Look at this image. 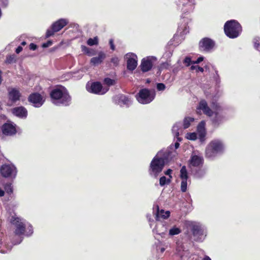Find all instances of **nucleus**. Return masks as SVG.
Masks as SVG:
<instances>
[{
  "label": "nucleus",
  "mask_w": 260,
  "mask_h": 260,
  "mask_svg": "<svg viewBox=\"0 0 260 260\" xmlns=\"http://www.w3.org/2000/svg\"><path fill=\"white\" fill-rule=\"evenodd\" d=\"M187 180H182L181 183V190L182 192H185L187 190Z\"/></svg>",
  "instance_id": "7c9ffc66"
},
{
  "label": "nucleus",
  "mask_w": 260,
  "mask_h": 260,
  "mask_svg": "<svg viewBox=\"0 0 260 260\" xmlns=\"http://www.w3.org/2000/svg\"><path fill=\"white\" fill-rule=\"evenodd\" d=\"M188 31L187 30V26H185L184 28L182 30V32L184 34H186Z\"/></svg>",
  "instance_id": "3c124183"
},
{
  "label": "nucleus",
  "mask_w": 260,
  "mask_h": 260,
  "mask_svg": "<svg viewBox=\"0 0 260 260\" xmlns=\"http://www.w3.org/2000/svg\"><path fill=\"white\" fill-rule=\"evenodd\" d=\"M156 88L158 91H162L165 89L166 86L164 83H159L157 84Z\"/></svg>",
  "instance_id": "72a5a7b5"
},
{
  "label": "nucleus",
  "mask_w": 260,
  "mask_h": 260,
  "mask_svg": "<svg viewBox=\"0 0 260 260\" xmlns=\"http://www.w3.org/2000/svg\"><path fill=\"white\" fill-rule=\"evenodd\" d=\"M154 58L153 57H147L142 60L140 67L143 72H147L152 69L153 66L152 60Z\"/></svg>",
  "instance_id": "dca6fc26"
},
{
  "label": "nucleus",
  "mask_w": 260,
  "mask_h": 260,
  "mask_svg": "<svg viewBox=\"0 0 260 260\" xmlns=\"http://www.w3.org/2000/svg\"><path fill=\"white\" fill-rule=\"evenodd\" d=\"M137 61L133 58H128L127 60V69L129 71H134L137 67Z\"/></svg>",
  "instance_id": "4be33fe9"
},
{
  "label": "nucleus",
  "mask_w": 260,
  "mask_h": 260,
  "mask_svg": "<svg viewBox=\"0 0 260 260\" xmlns=\"http://www.w3.org/2000/svg\"><path fill=\"white\" fill-rule=\"evenodd\" d=\"M155 96V91L148 88L140 89L136 96L137 101L142 104H147L151 103L154 99Z\"/></svg>",
  "instance_id": "0eeeda50"
},
{
  "label": "nucleus",
  "mask_w": 260,
  "mask_h": 260,
  "mask_svg": "<svg viewBox=\"0 0 260 260\" xmlns=\"http://www.w3.org/2000/svg\"><path fill=\"white\" fill-rule=\"evenodd\" d=\"M81 49H82V51L84 53L88 55V56H92V55H94V50L87 47L85 46L82 45Z\"/></svg>",
  "instance_id": "b1692460"
},
{
  "label": "nucleus",
  "mask_w": 260,
  "mask_h": 260,
  "mask_svg": "<svg viewBox=\"0 0 260 260\" xmlns=\"http://www.w3.org/2000/svg\"><path fill=\"white\" fill-rule=\"evenodd\" d=\"M191 70H196L197 72H204V69L202 67H201L199 66H192L190 67Z\"/></svg>",
  "instance_id": "473e14b6"
},
{
  "label": "nucleus",
  "mask_w": 260,
  "mask_h": 260,
  "mask_svg": "<svg viewBox=\"0 0 260 260\" xmlns=\"http://www.w3.org/2000/svg\"><path fill=\"white\" fill-rule=\"evenodd\" d=\"M181 230L176 227H173L169 230V234L173 236L180 234L181 233Z\"/></svg>",
  "instance_id": "cd10ccee"
},
{
  "label": "nucleus",
  "mask_w": 260,
  "mask_h": 260,
  "mask_svg": "<svg viewBox=\"0 0 260 260\" xmlns=\"http://www.w3.org/2000/svg\"><path fill=\"white\" fill-rule=\"evenodd\" d=\"M98 43L99 41L97 37H95L94 38H89L87 41V45L90 46L98 45Z\"/></svg>",
  "instance_id": "a878e982"
},
{
  "label": "nucleus",
  "mask_w": 260,
  "mask_h": 260,
  "mask_svg": "<svg viewBox=\"0 0 260 260\" xmlns=\"http://www.w3.org/2000/svg\"><path fill=\"white\" fill-rule=\"evenodd\" d=\"M203 260H211V259L208 256L206 255Z\"/></svg>",
  "instance_id": "5fc2aeb1"
},
{
  "label": "nucleus",
  "mask_w": 260,
  "mask_h": 260,
  "mask_svg": "<svg viewBox=\"0 0 260 260\" xmlns=\"http://www.w3.org/2000/svg\"><path fill=\"white\" fill-rule=\"evenodd\" d=\"M68 23V21L65 19H59L56 21L54 22L51 26L49 29L47 30L45 37L48 38L53 36L56 32L60 30L63 27Z\"/></svg>",
  "instance_id": "1a4fd4ad"
},
{
  "label": "nucleus",
  "mask_w": 260,
  "mask_h": 260,
  "mask_svg": "<svg viewBox=\"0 0 260 260\" xmlns=\"http://www.w3.org/2000/svg\"><path fill=\"white\" fill-rule=\"evenodd\" d=\"M214 41L207 37L203 38L199 43V48L201 51L209 52L214 48Z\"/></svg>",
  "instance_id": "9d476101"
},
{
  "label": "nucleus",
  "mask_w": 260,
  "mask_h": 260,
  "mask_svg": "<svg viewBox=\"0 0 260 260\" xmlns=\"http://www.w3.org/2000/svg\"><path fill=\"white\" fill-rule=\"evenodd\" d=\"M114 100L115 104L119 105L121 106L122 105H125L127 107H128L131 103V101L128 97L122 94H119L115 96Z\"/></svg>",
  "instance_id": "a211bd4d"
},
{
  "label": "nucleus",
  "mask_w": 260,
  "mask_h": 260,
  "mask_svg": "<svg viewBox=\"0 0 260 260\" xmlns=\"http://www.w3.org/2000/svg\"><path fill=\"white\" fill-rule=\"evenodd\" d=\"M21 44L22 46H25L26 44V43L25 41H23L22 42H21Z\"/></svg>",
  "instance_id": "6e6d98bb"
},
{
  "label": "nucleus",
  "mask_w": 260,
  "mask_h": 260,
  "mask_svg": "<svg viewBox=\"0 0 260 260\" xmlns=\"http://www.w3.org/2000/svg\"><path fill=\"white\" fill-rule=\"evenodd\" d=\"M104 82L108 86L114 85L115 83V80L109 78H106L104 79Z\"/></svg>",
  "instance_id": "2f4dec72"
},
{
  "label": "nucleus",
  "mask_w": 260,
  "mask_h": 260,
  "mask_svg": "<svg viewBox=\"0 0 260 260\" xmlns=\"http://www.w3.org/2000/svg\"><path fill=\"white\" fill-rule=\"evenodd\" d=\"M52 41L51 40L48 41L46 43H43L42 47L44 48L48 47L52 45Z\"/></svg>",
  "instance_id": "e433bc0d"
},
{
  "label": "nucleus",
  "mask_w": 260,
  "mask_h": 260,
  "mask_svg": "<svg viewBox=\"0 0 260 260\" xmlns=\"http://www.w3.org/2000/svg\"><path fill=\"white\" fill-rule=\"evenodd\" d=\"M4 188L5 191L9 194H11L13 192V187L11 183H7L5 186Z\"/></svg>",
  "instance_id": "c85d7f7f"
},
{
  "label": "nucleus",
  "mask_w": 260,
  "mask_h": 260,
  "mask_svg": "<svg viewBox=\"0 0 260 260\" xmlns=\"http://www.w3.org/2000/svg\"><path fill=\"white\" fill-rule=\"evenodd\" d=\"M2 110V107L1 105L0 104V111Z\"/></svg>",
  "instance_id": "13d9d810"
},
{
  "label": "nucleus",
  "mask_w": 260,
  "mask_h": 260,
  "mask_svg": "<svg viewBox=\"0 0 260 260\" xmlns=\"http://www.w3.org/2000/svg\"><path fill=\"white\" fill-rule=\"evenodd\" d=\"M164 250H165V248H162L161 249V252H164Z\"/></svg>",
  "instance_id": "4d7b16f0"
},
{
  "label": "nucleus",
  "mask_w": 260,
  "mask_h": 260,
  "mask_svg": "<svg viewBox=\"0 0 260 260\" xmlns=\"http://www.w3.org/2000/svg\"><path fill=\"white\" fill-rule=\"evenodd\" d=\"M17 173V168L12 164H5L2 165L0 167V174L4 178H15Z\"/></svg>",
  "instance_id": "6e6552de"
},
{
  "label": "nucleus",
  "mask_w": 260,
  "mask_h": 260,
  "mask_svg": "<svg viewBox=\"0 0 260 260\" xmlns=\"http://www.w3.org/2000/svg\"><path fill=\"white\" fill-rule=\"evenodd\" d=\"M198 109L202 110L205 115L211 117L213 114L215 116L212 119V123L214 127H218L223 122L224 117L219 114L217 111L213 112L208 106L205 100H201L199 104Z\"/></svg>",
  "instance_id": "20e7f679"
},
{
  "label": "nucleus",
  "mask_w": 260,
  "mask_h": 260,
  "mask_svg": "<svg viewBox=\"0 0 260 260\" xmlns=\"http://www.w3.org/2000/svg\"><path fill=\"white\" fill-rule=\"evenodd\" d=\"M259 47V43L258 41H256L255 42H254V47L256 49H258Z\"/></svg>",
  "instance_id": "de8ad7c7"
},
{
  "label": "nucleus",
  "mask_w": 260,
  "mask_h": 260,
  "mask_svg": "<svg viewBox=\"0 0 260 260\" xmlns=\"http://www.w3.org/2000/svg\"><path fill=\"white\" fill-rule=\"evenodd\" d=\"M28 101L35 107H40L44 103L42 96L38 92L31 93L28 97Z\"/></svg>",
  "instance_id": "4468645a"
},
{
  "label": "nucleus",
  "mask_w": 260,
  "mask_h": 260,
  "mask_svg": "<svg viewBox=\"0 0 260 260\" xmlns=\"http://www.w3.org/2000/svg\"><path fill=\"white\" fill-rule=\"evenodd\" d=\"M180 172V177L181 180H187L188 178V173L186 168L185 166H183L181 167Z\"/></svg>",
  "instance_id": "5701e85b"
},
{
  "label": "nucleus",
  "mask_w": 260,
  "mask_h": 260,
  "mask_svg": "<svg viewBox=\"0 0 260 260\" xmlns=\"http://www.w3.org/2000/svg\"><path fill=\"white\" fill-rule=\"evenodd\" d=\"M170 152L168 151L165 152L162 157L155 156L152 159L148 169L149 175L157 177L159 174L162 171L166 163V160L168 158Z\"/></svg>",
  "instance_id": "7ed1b4c3"
},
{
  "label": "nucleus",
  "mask_w": 260,
  "mask_h": 260,
  "mask_svg": "<svg viewBox=\"0 0 260 260\" xmlns=\"http://www.w3.org/2000/svg\"><path fill=\"white\" fill-rule=\"evenodd\" d=\"M170 216V212L169 211H165L164 210L161 209L159 210V207L157 206V213L156 219L159 220V218L161 217L162 219H167Z\"/></svg>",
  "instance_id": "412c9836"
},
{
  "label": "nucleus",
  "mask_w": 260,
  "mask_h": 260,
  "mask_svg": "<svg viewBox=\"0 0 260 260\" xmlns=\"http://www.w3.org/2000/svg\"><path fill=\"white\" fill-rule=\"evenodd\" d=\"M37 49V45L34 43H30L29 45V49L31 50H35Z\"/></svg>",
  "instance_id": "ea45409f"
},
{
  "label": "nucleus",
  "mask_w": 260,
  "mask_h": 260,
  "mask_svg": "<svg viewBox=\"0 0 260 260\" xmlns=\"http://www.w3.org/2000/svg\"><path fill=\"white\" fill-rule=\"evenodd\" d=\"M12 113L20 118H26L27 116V110L23 106L16 107L11 109Z\"/></svg>",
  "instance_id": "f3484780"
},
{
  "label": "nucleus",
  "mask_w": 260,
  "mask_h": 260,
  "mask_svg": "<svg viewBox=\"0 0 260 260\" xmlns=\"http://www.w3.org/2000/svg\"><path fill=\"white\" fill-rule=\"evenodd\" d=\"M2 74V72L0 70V85L1 84L2 81H3Z\"/></svg>",
  "instance_id": "864d4df0"
},
{
  "label": "nucleus",
  "mask_w": 260,
  "mask_h": 260,
  "mask_svg": "<svg viewBox=\"0 0 260 260\" xmlns=\"http://www.w3.org/2000/svg\"><path fill=\"white\" fill-rule=\"evenodd\" d=\"M1 129L3 134L6 136H11L17 133L16 125L9 121L3 124Z\"/></svg>",
  "instance_id": "ddd939ff"
},
{
  "label": "nucleus",
  "mask_w": 260,
  "mask_h": 260,
  "mask_svg": "<svg viewBox=\"0 0 260 260\" xmlns=\"http://www.w3.org/2000/svg\"><path fill=\"white\" fill-rule=\"evenodd\" d=\"M86 89L89 92L96 94H104L108 90V88H103L101 83L98 81L92 82L89 87L86 86Z\"/></svg>",
  "instance_id": "9b49d317"
},
{
  "label": "nucleus",
  "mask_w": 260,
  "mask_h": 260,
  "mask_svg": "<svg viewBox=\"0 0 260 260\" xmlns=\"http://www.w3.org/2000/svg\"><path fill=\"white\" fill-rule=\"evenodd\" d=\"M0 252L1 253H6L7 252L8 250H10L12 248V246L10 245V246H8L6 247V249H4L3 248V246H4L3 243H2V240H0Z\"/></svg>",
  "instance_id": "c756f323"
},
{
  "label": "nucleus",
  "mask_w": 260,
  "mask_h": 260,
  "mask_svg": "<svg viewBox=\"0 0 260 260\" xmlns=\"http://www.w3.org/2000/svg\"><path fill=\"white\" fill-rule=\"evenodd\" d=\"M11 222L16 227L14 233L16 235L21 236L24 234L25 231V225L18 217H12Z\"/></svg>",
  "instance_id": "f8f14e48"
},
{
  "label": "nucleus",
  "mask_w": 260,
  "mask_h": 260,
  "mask_svg": "<svg viewBox=\"0 0 260 260\" xmlns=\"http://www.w3.org/2000/svg\"><path fill=\"white\" fill-rule=\"evenodd\" d=\"M189 164L193 167H198L202 166L204 162V159L202 157L197 155L191 156L189 160Z\"/></svg>",
  "instance_id": "6ab92c4d"
},
{
  "label": "nucleus",
  "mask_w": 260,
  "mask_h": 260,
  "mask_svg": "<svg viewBox=\"0 0 260 260\" xmlns=\"http://www.w3.org/2000/svg\"><path fill=\"white\" fill-rule=\"evenodd\" d=\"M106 58V55L104 53L101 52L96 57H92L90 60V63L93 66L101 64L104 59Z\"/></svg>",
  "instance_id": "aec40b11"
},
{
  "label": "nucleus",
  "mask_w": 260,
  "mask_h": 260,
  "mask_svg": "<svg viewBox=\"0 0 260 260\" xmlns=\"http://www.w3.org/2000/svg\"><path fill=\"white\" fill-rule=\"evenodd\" d=\"M204 59V57L202 56L199 57L198 58V59L195 61H193V63L194 64H198L202 61Z\"/></svg>",
  "instance_id": "a19ab883"
},
{
  "label": "nucleus",
  "mask_w": 260,
  "mask_h": 260,
  "mask_svg": "<svg viewBox=\"0 0 260 260\" xmlns=\"http://www.w3.org/2000/svg\"><path fill=\"white\" fill-rule=\"evenodd\" d=\"M22 47L19 46L16 49L15 52L17 54H19L20 52L22 51Z\"/></svg>",
  "instance_id": "a18cd8bd"
},
{
  "label": "nucleus",
  "mask_w": 260,
  "mask_h": 260,
  "mask_svg": "<svg viewBox=\"0 0 260 260\" xmlns=\"http://www.w3.org/2000/svg\"><path fill=\"white\" fill-rule=\"evenodd\" d=\"M224 31L229 38H237L242 31L240 24L235 20H231L225 22L224 25Z\"/></svg>",
  "instance_id": "423d86ee"
},
{
  "label": "nucleus",
  "mask_w": 260,
  "mask_h": 260,
  "mask_svg": "<svg viewBox=\"0 0 260 260\" xmlns=\"http://www.w3.org/2000/svg\"><path fill=\"white\" fill-rule=\"evenodd\" d=\"M194 121V118L192 117H187L183 120V127L184 129L188 128L190 125V122Z\"/></svg>",
  "instance_id": "393cba45"
},
{
  "label": "nucleus",
  "mask_w": 260,
  "mask_h": 260,
  "mask_svg": "<svg viewBox=\"0 0 260 260\" xmlns=\"http://www.w3.org/2000/svg\"><path fill=\"white\" fill-rule=\"evenodd\" d=\"M109 44L110 45V48L112 50H114L115 48V46L114 45L113 40L112 39H110V41H109Z\"/></svg>",
  "instance_id": "79ce46f5"
},
{
  "label": "nucleus",
  "mask_w": 260,
  "mask_h": 260,
  "mask_svg": "<svg viewBox=\"0 0 260 260\" xmlns=\"http://www.w3.org/2000/svg\"><path fill=\"white\" fill-rule=\"evenodd\" d=\"M184 63L187 67H188L192 63L191 58L189 57H186L184 60Z\"/></svg>",
  "instance_id": "f704fd0d"
},
{
  "label": "nucleus",
  "mask_w": 260,
  "mask_h": 260,
  "mask_svg": "<svg viewBox=\"0 0 260 260\" xmlns=\"http://www.w3.org/2000/svg\"><path fill=\"white\" fill-rule=\"evenodd\" d=\"M119 60L118 57H114L111 58V62L113 63L115 66H117L119 63Z\"/></svg>",
  "instance_id": "c9c22d12"
},
{
  "label": "nucleus",
  "mask_w": 260,
  "mask_h": 260,
  "mask_svg": "<svg viewBox=\"0 0 260 260\" xmlns=\"http://www.w3.org/2000/svg\"><path fill=\"white\" fill-rule=\"evenodd\" d=\"M50 96L52 101L64 106H69L71 101V96L67 89L63 86H60L53 89Z\"/></svg>",
  "instance_id": "f03ea898"
},
{
  "label": "nucleus",
  "mask_w": 260,
  "mask_h": 260,
  "mask_svg": "<svg viewBox=\"0 0 260 260\" xmlns=\"http://www.w3.org/2000/svg\"><path fill=\"white\" fill-rule=\"evenodd\" d=\"M5 194L4 191L0 188V197H3Z\"/></svg>",
  "instance_id": "09e8293b"
},
{
  "label": "nucleus",
  "mask_w": 260,
  "mask_h": 260,
  "mask_svg": "<svg viewBox=\"0 0 260 260\" xmlns=\"http://www.w3.org/2000/svg\"><path fill=\"white\" fill-rule=\"evenodd\" d=\"M189 139L191 140H195L197 139V135L195 133H189Z\"/></svg>",
  "instance_id": "4c0bfd02"
},
{
  "label": "nucleus",
  "mask_w": 260,
  "mask_h": 260,
  "mask_svg": "<svg viewBox=\"0 0 260 260\" xmlns=\"http://www.w3.org/2000/svg\"><path fill=\"white\" fill-rule=\"evenodd\" d=\"M224 146L223 142L218 139L211 141L207 146L205 150V156L213 158L218 154L223 153Z\"/></svg>",
  "instance_id": "39448f33"
},
{
  "label": "nucleus",
  "mask_w": 260,
  "mask_h": 260,
  "mask_svg": "<svg viewBox=\"0 0 260 260\" xmlns=\"http://www.w3.org/2000/svg\"><path fill=\"white\" fill-rule=\"evenodd\" d=\"M1 2L3 6L5 7H7L8 5V3H9L8 0H1Z\"/></svg>",
  "instance_id": "37998d69"
},
{
  "label": "nucleus",
  "mask_w": 260,
  "mask_h": 260,
  "mask_svg": "<svg viewBox=\"0 0 260 260\" xmlns=\"http://www.w3.org/2000/svg\"><path fill=\"white\" fill-rule=\"evenodd\" d=\"M8 91V97L10 102L12 103H15L20 100L21 94L18 89L16 88H9Z\"/></svg>",
  "instance_id": "2eb2a0df"
},
{
  "label": "nucleus",
  "mask_w": 260,
  "mask_h": 260,
  "mask_svg": "<svg viewBox=\"0 0 260 260\" xmlns=\"http://www.w3.org/2000/svg\"><path fill=\"white\" fill-rule=\"evenodd\" d=\"M32 232H33L32 227V226H30L29 228V234H27V236L30 235L32 233Z\"/></svg>",
  "instance_id": "8fccbe9b"
},
{
  "label": "nucleus",
  "mask_w": 260,
  "mask_h": 260,
  "mask_svg": "<svg viewBox=\"0 0 260 260\" xmlns=\"http://www.w3.org/2000/svg\"><path fill=\"white\" fill-rule=\"evenodd\" d=\"M213 108L216 111L220 110V107L217 104H214L213 106Z\"/></svg>",
  "instance_id": "c03bdc74"
},
{
  "label": "nucleus",
  "mask_w": 260,
  "mask_h": 260,
  "mask_svg": "<svg viewBox=\"0 0 260 260\" xmlns=\"http://www.w3.org/2000/svg\"><path fill=\"white\" fill-rule=\"evenodd\" d=\"M184 225L186 231L184 234V240L189 245H193V241H202V237L204 235V230L201 225L197 222L186 221Z\"/></svg>",
  "instance_id": "f257e3e1"
},
{
  "label": "nucleus",
  "mask_w": 260,
  "mask_h": 260,
  "mask_svg": "<svg viewBox=\"0 0 260 260\" xmlns=\"http://www.w3.org/2000/svg\"><path fill=\"white\" fill-rule=\"evenodd\" d=\"M14 59V57L12 56H10L9 57L7 58V62L10 63H11Z\"/></svg>",
  "instance_id": "49530a36"
},
{
  "label": "nucleus",
  "mask_w": 260,
  "mask_h": 260,
  "mask_svg": "<svg viewBox=\"0 0 260 260\" xmlns=\"http://www.w3.org/2000/svg\"><path fill=\"white\" fill-rule=\"evenodd\" d=\"M172 170H171V169H169L166 171L165 172V174L166 175H169L170 177L169 179H171L172 178L171 176V173H172Z\"/></svg>",
  "instance_id": "58836bf2"
},
{
  "label": "nucleus",
  "mask_w": 260,
  "mask_h": 260,
  "mask_svg": "<svg viewBox=\"0 0 260 260\" xmlns=\"http://www.w3.org/2000/svg\"><path fill=\"white\" fill-rule=\"evenodd\" d=\"M179 145H180V144H179V143L178 142H176V143H175V149H177V148H179Z\"/></svg>",
  "instance_id": "603ef678"
},
{
  "label": "nucleus",
  "mask_w": 260,
  "mask_h": 260,
  "mask_svg": "<svg viewBox=\"0 0 260 260\" xmlns=\"http://www.w3.org/2000/svg\"><path fill=\"white\" fill-rule=\"evenodd\" d=\"M171 182V179H167L165 176H162L159 179V184L162 186L166 184H169Z\"/></svg>",
  "instance_id": "bb28decb"
}]
</instances>
